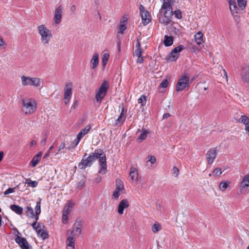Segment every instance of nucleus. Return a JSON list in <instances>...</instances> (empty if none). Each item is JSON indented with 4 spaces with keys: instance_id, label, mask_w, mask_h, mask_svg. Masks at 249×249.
<instances>
[{
    "instance_id": "1",
    "label": "nucleus",
    "mask_w": 249,
    "mask_h": 249,
    "mask_svg": "<svg viewBox=\"0 0 249 249\" xmlns=\"http://www.w3.org/2000/svg\"><path fill=\"white\" fill-rule=\"evenodd\" d=\"M90 154L92 156L95 160L98 159L99 166L100 167L98 173L105 175L107 172V163L106 154L101 149H96Z\"/></svg>"
},
{
    "instance_id": "2",
    "label": "nucleus",
    "mask_w": 249,
    "mask_h": 249,
    "mask_svg": "<svg viewBox=\"0 0 249 249\" xmlns=\"http://www.w3.org/2000/svg\"><path fill=\"white\" fill-rule=\"evenodd\" d=\"M23 108L22 111L25 114H31L34 112L36 108V103L33 99H22Z\"/></svg>"
},
{
    "instance_id": "3",
    "label": "nucleus",
    "mask_w": 249,
    "mask_h": 249,
    "mask_svg": "<svg viewBox=\"0 0 249 249\" xmlns=\"http://www.w3.org/2000/svg\"><path fill=\"white\" fill-rule=\"evenodd\" d=\"M38 33L41 36V40L43 44L46 46L49 44V41L52 37L51 31L44 25H40L38 26Z\"/></svg>"
},
{
    "instance_id": "4",
    "label": "nucleus",
    "mask_w": 249,
    "mask_h": 249,
    "mask_svg": "<svg viewBox=\"0 0 249 249\" xmlns=\"http://www.w3.org/2000/svg\"><path fill=\"white\" fill-rule=\"evenodd\" d=\"M109 87V83L107 81H104L99 89L96 91L95 99L97 102L100 104L105 97L106 96Z\"/></svg>"
},
{
    "instance_id": "5",
    "label": "nucleus",
    "mask_w": 249,
    "mask_h": 249,
    "mask_svg": "<svg viewBox=\"0 0 249 249\" xmlns=\"http://www.w3.org/2000/svg\"><path fill=\"white\" fill-rule=\"evenodd\" d=\"M190 86V79L188 74L184 73L178 79L177 84L176 90L179 91L188 89Z\"/></svg>"
},
{
    "instance_id": "6",
    "label": "nucleus",
    "mask_w": 249,
    "mask_h": 249,
    "mask_svg": "<svg viewBox=\"0 0 249 249\" xmlns=\"http://www.w3.org/2000/svg\"><path fill=\"white\" fill-rule=\"evenodd\" d=\"M21 81L23 86H33L36 88L39 87L42 82V80L39 78L25 76L21 77Z\"/></svg>"
},
{
    "instance_id": "7",
    "label": "nucleus",
    "mask_w": 249,
    "mask_h": 249,
    "mask_svg": "<svg viewBox=\"0 0 249 249\" xmlns=\"http://www.w3.org/2000/svg\"><path fill=\"white\" fill-rule=\"evenodd\" d=\"M87 154L83 156L82 160L79 163L78 166L80 169H85L87 167H90L95 161L92 156L90 154L88 157H86Z\"/></svg>"
},
{
    "instance_id": "8",
    "label": "nucleus",
    "mask_w": 249,
    "mask_h": 249,
    "mask_svg": "<svg viewBox=\"0 0 249 249\" xmlns=\"http://www.w3.org/2000/svg\"><path fill=\"white\" fill-rule=\"evenodd\" d=\"M83 226L82 220L79 218H77L74 224L73 225L72 231L68 230L67 231V234H74L73 232H76V236H79L81 233V229Z\"/></svg>"
},
{
    "instance_id": "9",
    "label": "nucleus",
    "mask_w": 249,
    "mask_h": 249,
    "mask_svg": "<svg viewBox=\"0 0 249 249\" xmlns=\"http://www.w3.org/2000/svg\"><path fill=\"white\" fill-rule=\"evenodd\" d=\"M239 189L242 194H245L248 190H249V174L243 177Z\"/></svg>"
},
{
    "instance_id": "10",
    "label": "nucleus",
    "mask_w": 249,
    "mask_h": 249,
    "mask_svg": "<svg viewBox=\"0 0 249 249\" xmlns=\"http://www.w3.org/2000/svg\"><path fill=\"white\" fill-rule=\"evenodd\" d=\"M16 242L18 244L21 249H32V247L29 244L26 238L18 235L15 238Z\"/></svg>"
},
{
    "instance_id": "11",
    "label": "nucleus",
    "mask_w": 249,
    "mask_h": 249,
    "mask_svg": "<svg viewBox=\"0 0 249 249\" xmlns=\"http://www.w3.org/2000/svg\"><path fill=\"white\" fill-rule=\"evenodd\" d=\"M216 147L210 149L206 154V158L209 164H212L216 156Z\"/></svg>"
},
{
    "instance_id": "12",
    "label": "nucleus",
    "mask_w": 249,
    "mask_h": 249,
    "mask_svg": "<svg viewBox=\"0 0 249 249\" xmlns=\"http://www.w3.org/2000/svg\"><path fill=\"white\" fill-rule=\"evenodd\" d=\"M63 7L59 5L55 10L54 16V21L55 24H59L61 22L62 16Z\"/></svg>"
},
{
    "instance_id": "13",
    "label": "nucleus",
    "mask_w": 249,
    "mask_h": 249,
    "mask_svg": "<svg viewBox=\"0 0 249 249\" xmlns=\"http://www.w3.org/2000/svg\"><path fill=\"white\" fill-rule=\"evenodd\" d=\"M91 126L89 124L87 125L79 132L76 138V144H78L81 139L86 135L90 130Z\"/></svg>"
},
{
    "instance_id": "14",
    "label": "nucleus",
    "mask_w": 249,
    "mask_h": 249,
    "mask_svg": "<svg viewBox=\"0 0 249 249\" xmlns=\"http://www.w3.org/2000/svg\"><path fill=\"white\" fill-rule=\"evenodd\" d=\"M242 80L244 83H249V67L245 66L242 68L241 73Z\"/></svg>"
},
{
    "instance_id": "15",
    "label": "nucleus",
    "mask_w": 249,
    "mask_h": 249,
    "mask_svg": "<svg viewBox=\"0 0 249 249\" xmlns=\"http://www.w3.org/2000/svg\"><path fill=\"white\" fill-rule=\"evenodd\" d=\"M129 207V203L127 199H124L122 200L118 205V213L120 214H122L124 213V209Z\"/></svg>"
},
{
    "instance_id": "16",
    "label": "nucleus",
    "mask_w": 249,
    "mask_h": 249,
    "mask_svg": "<svg viewBox=\"0 0 249 249\" xmlns=\"http://www.w3.org/2000/svg\"><path fill=\"white\" fill-rule=\"evenodd\" d=\"M72 87L71 83H68L66 84L64 89V98H71L72 95Z\"/></svg>"
},
{
    "instance_id": "17",
    "label": "nucleus",
    "mask_w": 249,
    "mask_h": 249,
    "mask_svg": "<svg viewBox=\"0 0 249 249\" xmlns=\"http://www.w3.org/2000/svg\"><path fill=\"white\" fill-rule=\"evenodd\" d=\"M42 156V152H38L36 155L34 156L32 159L31 161H30V164L31 165L34 167L36 166V165L37 164V163L40 161L41 158Z\"/></svg>"
},
{
    "instance_id": "18",
    "label": "nucleus",
    "mask_w": 249,
    "mask_h": 249,
    "mask_svg": "<svg viewBox=\"0 0 249 249\" xmlns=\"http://www.w3.org/2000/svg\"><path fill=\"white\" fill-rule=\"evenodd\" d=\"M141 131V134L137 139V141L139 142H141L145 140L147 138V134L149 133V131L143 127L142 128Z\"/></svg>"
},
{
    "instance_id": "19",
    "label": "nucleus",
    "mask_w": 249,
    "mask_h": 249,
    "mask_svg": "<svg viewBox=\"0 0 249 249\" xmlns=\"http://www.w3.org/2000/svg\"><path fill=\"white\" fill-rule=\"evenodd\" d=\"M143 23L144 25H147L150 21V19L148 18L149 16V12L147 11H143L140 13Z\"/></svg>"
},
{
    "instance_id": "20",
    "label": "nucleus",
    "mask_w": 249,
    "mask_h": 249,
    "mask_svg": "<svg viewBox=\"0 0 249 249\" xmlns=\"http://www.w3.org/2000/svg\"><path fill=\"white\" fill-rule=\"evenodd\" d=\"M75 203L74 202H72L71 200H69L67 201V203L64 206V208L63 209V212L65 213H70L71 209L74 206Z\"/></svg>"
},
{
    "instance_id": "21",
    "label": "nucleus",
    "mask_w": 249,
    "mask_h": 249,
    "mask_svg": "<svg viewBox=\"0 0 249 249\" xmlns=\"http://www.w3.org/2000/svg\"><path fill=\"white\" fill-rule=\"evenodd\" d=\"M172 0H163L160 10L163 11V10H167L171 11L172 10V6L171 4Z\"/></svg>"
},
{
    "instance_id": "22",
    "label": "nucleus",
    "mask_w": 249,
    "mask_h": 249,
    "mask_svg": "<svg viewBox=\"0 0 249 249\" xmlns=\"http://www.w3.org/2000/svg\"><path fill=\"white\" fill-rule=\"evenodd\" d=\"M92 69H95L99 64V55L98 53H94L90 61Z\"/></svg>"
},
{
    "instance_id": "23",
    "label": "nucleus",
    "mask_w": 249,
    "mask_h": 249,
    "mask_svg": "<svg viewBox=\"0 0 249 249\" xmlns=\"http://www.w3.org/2000/svg\"><path fill=\"white\" fill-rule=\"evenodd\" d=\"M10 208L12 211L18 214H21L23 213V208L19 205L12 204L10 205Z\"/></svg>"
},
{
    "instance_id": "24",
    "label": "nucleus",
    "mask_w": 249,
    "mask_h": 249,
    "mask_svg": "<svg viewBox=\"0 0 249 249\" xmlns=\"http://www.w3.org/2000/svg\"><path fill=\"white\" fill-rule=\"evenodd\" d=\"M115 189L120 191L121 193H124L125 190L123 182L120 179H117L116 180V185Z\"/></svg>"
},
{
    "instance_id": "25",
    "label": "nucleus",
    "mask_w": 249,
    "mask_h": 249,
    "mask_svg": "<svg viewBox=\"0 0 249 249\" xmlns=\"http://www.w3.org/2000/svg\"><path fill=\"white\" fill-rule=\"evenodd\" d=\"M174 41V38L171 36H168L165 35L164 36L163 44L166 47H169L171 46Z\"/></svg>"
},
{
    "instance_id": "26",
    "label": "nucleus",
    "mask_w": 249,
    "mask_h": 249,
    "mask_svg": "<svg viewBox=\"0 0 249 249\" xmlns=\"http://www.w3.org/2000/svg\"><path fill=\"white\" fill-rule=\"evenodd\" d=\"M129 176L130 177L132 181H136L137 182L138 181V171L135 168H131V171L129 173Z\"/></svg>"
},
{
    "instance_id": "27",
    "label": "nucleus",
    "mask_w": 249,
    "mask_h": 249,
    "mask_svg": "<svg viewBox=\"0 0 249 249\" xmlns=\"http://www.w3.org/2000/svg\"><path fill=\"white\" fill-rule=\"evenodd\" d=\"M75 239L74 237V234H71V235L68 236L67 239V245L74 249L75 245Z\"/></svg>"
},
{
    "instance_id": "28",
    "label": "nucleus",
    "mask_w": 249,
    "mask_h": 249,
    "mask_svg": "<svg viewBox=\"0 0 249 249\" xmlns=\"http://www.w3.org/2000/svg\"><path fill=\"white\" fill-rule=\"evenodd\" d=\"M37 234L38 236L41 237L43 240L47 239L49 237V234L46 230H41V229H39L37 231Z\"/></svg>"
},
{
    "instance_id": "29",
    "label": "nucleus",
    "mask_w": 249,
    "mask_h": 249,
    "mask_svg": "<svg viewBox=\"0 0 249 249\" xmlns=\"http://www.w3.org/2000/svg\"><path fill=\"white\" fill-rule=\"evenodd\" d=\"M179 54L175 51L172 50L170 54L168 56L167 60H170V61H176L177 59L178 58Z\"/></svg>"
},
{
    "instance_id": "30",
    "label": "nucleus",
    "mask_w": 249,
    "mask_h": 249,
    "mask_svg": "<svg viewBox=\"0 0 249 249\" xmlns=\"http://www.w3.org/2000/svg\"><path fill=\"white\" fill-rule=\"evenodd\" d=\"M203 35L201 32H198L195 36L196 41L198 45H200L203 42Z\"/></svg>"
},
{
    "instance_id": "31",
    "label": "nucleus",
    "mask_w": 249,
    "mask_h": 249,
    "mask_svg": "<svg viewBox=\"0 0 249 249\" xmlns=\"http://www.w3.org/2000/svg\"><path fill=\"white\" fill-rule=\"evenodd\" d=\"M26 215L31 218H33L35 216L33 209L30 206H27L25 208Z\"/></svg>"
},
{
    "instance_id": "32",
    "label": "nucleus",
    "mask_w": 249,
    "mask_h": 249,
    "mask_svg": "<svg viewBox=\"0 0 249 249\" xmlns=\"http://www.w3.org/2000/svg\"><path fill=\"white\" fill-rule=\"evenodd\" d=\"M238 122L243 124L245 126H246L247 125L249 124V118L245 115H242L238 120Z\"/></svg>"
},
{
    "instance_id": "33",
    "label": "nucleus",
    "mask_w": 249,
    "mask_h": 249,
    "mask_svg": "<svg viewBox=\"0 0 249 249\" xmlns=\"http://www.w3.org/2000/svg\"><path fill=\"white\" fill-rule=\"evenodd\" d=\"M109 54L108 53H105L103 54L102 59V63L103 64V68H105L106 66L107 65L108 60L109 58Z\"/></svg>"
},
{
    "instance_id": "34",
    "label": "nucleus",
    "mask_w": 249,
    "mask_h": 249,
    "mask_svg": "<svg viewBox=\"0 0 249 249\" xmlns=\"http://www.w3.org/2000/svg\"><path fill=\"white\" fill-rule=\"evenodd\" d=\"M230 182L223 180L220 183L219 187L222 191H224L229 186Z\"/></svg>"
},
{
    "instance_id": "35",
    "label": "nucleus",
    "mask_w": 249,
    "mask_h": 249,
    "mask_svg": "<svg viewBox=\"0 0 249 249\" xmlns=\"http://www.w3.org/2000/svg\"><path fill=\"white\" fill-rule=\"evenodd\" d=\"M41 199L39 198L35 207V213L37 214H40L41 213Z\"/></svg>"
},
{
    "instance_id": "36",
    "label": "nucleus",
    "mask_w": 249,
    "mask_h": 249,
    "mask_svg": "<svg viewBox=\"0 0 249 249\" xmlns=\"http://www.w3.org/2000/svg\"><path fill=\"white\" fill-rule=\"evenodd\" d=\"M239 7L241 10H244L247 5V0H237Z\"/></svg>"
},
{
    "instance_id": "37",
    "label": "nucleus",
    "mask_w": 249,
    "mask_h": 249,
    "mask_svg": "<svg viewBox=\"0 0 249 249\" xmlns=\"http://www.w3.org/2000/svg\"><path fill=\"white\" fill-rule=\"evenodd\" d=\"M163 12L164 18H168L172 19L173 12L172 10L171 11H168L167 10H163V11H161Z\"/></svg>"
},
{
    "instance_id": "38",
    "label": "nucleus",
    "mask_w": 249,
    "mask_h": 249,
    "mask_svg": "<svg viewBox=\"0 0 249 249\" xmlns=\"http://www.w3.org/2000/svg\"><path fill=\"white\" fill-rule=\"evenodd\" d=\"M138 102L139 104H140L142 106H145L146 102V97L144 95H141L138 99Z\"/></svg>"
},
{
    "instance_id": "39",
    "label": "nucleus",
    "mask_w": 249,
    "mask_h": 249,
    "mask_svg": "<svg viewBox=\"0 0 249 249\" xmlns=\"http://www.w3.org/2000/svg\"><path fill=\"white\" fill-rule=\"evenodd\" d=\"M161 229V226L158 223H155L152 228V230L153 232L156 233Z\"/></svg>"
},
{
    "instance_id": "40",
    "label": "nucleus",
    "mask_w": 249,
    "mask_h": 249,
    "mask_svg": "<svg viewBox=\"0 0 249 249\" xmlns=\"http://www.w3.org/2000/svg\"><path fill=\"white\" fill-rule=\"evenodd\" d=\"M230 9L232 15L237 14L238 13V11L239 10V8L237 6L236 4L231 6L230 7Z\"/></svg>"
},
{
    "instance_id": "41",
    "label": "nucleus",
    "mask_w": 249,
    "mask_h": 249,
    "mask_svg": "<svg viewBox=\"0 0 249 249\" xmlns=\"http://www.w3.org/2000/svg\"><path fill=\"white\" fill-rule=\"evenodd\" d=\"M169 82L167 79H163L161 82L160 83L159 88L160 89L161 88L165 89L168 85Z\"/></svg>"
},
{
    "instance_id": "42",
    "label": "nucleus",
    "mask_w": 249,
    "mask_h": 249,
    "mask_svg": "<svg viewBox=\"0 0 249 249\" xmlns=\"http://www.w3.org/2000/svg\"><path fill=\"white\" fill-rule=\"evenodd\" d=\"M70 213H65L63 212L62 213V221L63 223L66 224L68 222V215Z\"/></svg>"
},
{
    "instance_id": "43",
    "label": "nucleus",
    "mask_w": 249,
    "mask_h": 249,
    "mask_svg": "<svg viewBox=\"0 0 249 249\" xmlns=\"http://www.w3.org/2000/svg\"><path fill=\"white\" fill-rule=\"evenodd\" d=\"M125 118H124L122 116H119L118 118L115 121V125H117L118 124H123V123L125 121Z\"/></svg>"
},
{
    "instance_id": "44",
    "label": "nucleus",
    "mask_w": 249,
    "mask_h": 249,
    "mask_svg": "<svg viewBox=\"0 0 249 249\" xmlns=\"http://www.w3.org/2000/svg\"><path fill=\"white\" fill-rule=\"evenodd\" d=\"M126 29V25L124 23H121L119 25V33L123 34L124 31Z\"/></svg>"
},
{
    "instance_id": "45",
    "label": "nucleus",
    "mask_w": 249,
    "mask_h": 249,
    "mask_svg": "<svg viewBox=\"0 0 249 249\" xmlns=\"http://www.w3.org/2000/svg\"><path fill=\"white\" fill-rule=\"evenodd\" d=\"M184 49L185 47L183 45H180L174 48L172 50L175 51L176 52L179 54L180 52H181Z\"/></svg>"
},
{
    "instance_id": "46",
    "label": "nucleus",
    "mask_w": 249,
    "mask_h": 249,
    "mask_svg": "<svg viewBox=\"0 0 249 249\" xmlns=\"http://www.w3.org/2000/svg\"><path fill=\"white\" fill-rule=\"evenodd\" d=\"M25 184H27L29 186L35 188L38 185V182L36 181L31 180L30 182H25Z\"/></svg>"
},
{
    "instance_id": "47",
    "label": "nucleus",
    "mask_w": 249,
    "mask_h": 249,
    "mask_svg": "<svg viewBox=\"0 0 249 249\" xmlns=\"http://www.w3.org/2000/svg\"><path fill=\"white\" fill-rule=\"evenodd\" d=\"M174 13L175 16L177 18L179 19L182 18V13L180 10H175L174 11Z\"/></svg>"
},
{
    "instance_id": "48",
    "label": "nucleus",
    "mask_w": 249,
    "mask_h": 249,
    "mask_svg": "<svg viewBox=\"0 0 249 249\" xmlns=\"http://www.w3.org/2000/svg\"><path fill=\"white\" fill-rule=\"evenodd\" d=\"M213 174L215 176H219L222 174L221 168H216L213 171Z\"/></svg>"
},
{
    "instance_id": "49",
    "label": "nucleus",
    "mask_w": 249,
    "mask_h": 249,
    "mask_svg": "<svg viewBox=\"0 0 249 249\" xmlns=\"http://www.w3.org/2000/svg\"><path fill=\"white\" fill-rule=\"evenodd\" d=\"M142 54V49H136L134 53V55L138 57H140Z\"/></svg>"
},
{
    "instance_id": "50",
    "label": "nucleus",
    "mask_w": 249,
    "mask_h": 249,
    "mask_svg": "<svg viewBox=\"0 0 249 249\" xmlns=\"http://www.w3.org/2000/svg\"><path fill=\"white\" fill-rule=\"evenodd\" d=\"M121 195V192L116 189L113 191L112 196L115 199H117Z\"/></svg>"
},
{
    "instance_id": "51",
    "label": "nucleus",
    "mask_w": 249,
    "mask_h": 249,
    "mask_svg": "<svg viewBox=\"0 0 249 249\" xmlns=\"http://www.w3.org/2000/svg\"><path fill=\"white\" fill-rule=\"evenodd\" d=\"M179 169L176 166H174L173 168V175H174L175 177H177L179 174Z\"/></svg>"
},
{
    "instance_id": "52",
    "label": "nucleus",
    "mask_w": 249,
    "mask_h": 249,
    "mask_svg": "<svg viewBox=\"0 0 249 249\" xmlns=\"http://www.w3.org/2000/svg\"><path fill=\"white\" fill-rule=\"evenodd\" d=\"M148 159L147 162H148V161H149L152 164H154L156 161V158L153 156H148Z\"/></svg>"
},
{
    "instance_id": "53",
    "label": "nucleus",
    "mask_w": 249,
    "mask_h": 249,
    "mask_svg": "<svg viewBox=\"0 0 249 249\" xmlns=\"http://www.w3.org/2000/svg\"><path fill=\"white\" fill-rule=\"evenodd\" d=\"M15 188H9L5 192H4V195H7L10 193H12L15 192Z\"/></svg>"
},
{
    "instance_id": "54",
    "label": "nucleus",
    "mask_w": 249,
    "mask_h": 249,
    "mask_svg": "<svg viewBox=\"0 0 249 249\" xmlns=\"http://www.w3.org/2000/svg\"><path fill=\"white\" fill-rule=\"evenodd\" d=\"M171 21V18H163L162 19V22L163 24H164L165 25H167L168 24H169V23Z\"/></svg>"
},
{
    "instance_id": "55",
    "label": "nucleus",
    "mask_w": 249,
    "mask_h": 249,
    "mask_svg": "<svg viewBox=\"0 0 249 249\" xmlns=\"http://www.w3.org/2000/svg\"><path fill=\"white\" fill-rule=\"evenodd\" d=\"M85 184V181L83 180H80L79 181L77 184V188L79 189H81Z\"/></svg>"
},
{
    "instance_id": "56",
    "label": "nucleus",
    "mask_w": 249,
    "mask_h": 249,
    "mask_svg": "<svg viewBox=\"0 0 249 249\" xmlns=\"http://www.w3.org/2000/svg\"><path fill=\"white\" fill-rule=\"evenodd\" d=\"M119 107L122 108H121V112L122 113H124L125 114H126L127 109L124 107V104L123 103H122L121 105H120Z\"/></svg>"
},
{
    "instance_id": "57",
    "label": "nucleus",
    "mask_w": 249,
    "mask_h": 249,
    "mask_svg": "<svg viewBox=\"0 0 249 249\" xmlns=\"http://www.w3.org/2000/svg\"><path fill=\"white\" fill-rule=\"evenodd\" d=\"M4 45L5 42L4 40H3L1 36H0V49L2 48V47H3L2 48H5V47H4Z\"/></svg>"
},
{
    "instance_id": "58",
    "label": "nucleus",
    "mask_w": 249,
    "mask_h": 249,
    "mask_svg": "<svg viewBox=\"0 0 249 249\" xmlns=\"http://www.w3.org/2000/svg\"><path fill=\"white\" fill-rule=\"evenodd\" d=\"M37 228H38V229H41V230H44V229L45 228V227L43 223H37Z\"/></svg>"
},
{
    "instance_id": "59",
    "label": "nucleus",
    "mask_w": 249,
    "mask_h": 249,
    "mask_svg": "<svg viewBox=\"0 0 249 249\" xmlns=\"http://www.w3.org/2000/svg\"><path fill=\"white\" fill-rule=\"evenodd\" d=\"M36 224H37V222L36 221H35L34 222H33L32 224L31 225H32L33 228L34 229H35L36 231L37 232V230H38L39 229H38L37 225H36Z\"/></svg>"
},
{
    "instance_id": "60",
    "label": "nucleus",
    "mask_w": 249,
    "mask_h": 249,
    "mask_svg": "<svg viewBox=\"0 0 249 249\" xmlns=\"http://www.w3.org/2000/svg\"><path fill=\"white\" fill-rule=\"evenodd\" d=\"M144 61L143 57L141 55L140 57H138L137 60V63H143Z\"/></svg>"
},
{
    "instance_id": "61",
    "label": "nucleus",
    "mask_w": 249,
    "mask_h": 249,
    "mask_svg": "<svg viewBox=\"0 0 249 249\" xmlns=\"http://www.w3.org/2000/svg\"><path fill=\"white\" fill-rule=\"evenodd\" d=\"M136 49H142L141 47V43L138 39H137V43L136 45Z\"/></svg>"
},
{
    "instance_id": "62",
    "label": "nucleus",
    "mask_w": 249,
    "mask_h": 249,
    "mask_svg": "<svg viewBox=\"0 0 249 249\" xmlns=\"http://www.w3.org/2000/svg\"><path fill=\"white\" fill-rule=\"evenodd\" d=\"M71 13H74L75 11H76V7L74 5H72L71 7Z\"/></svg>"
},
{
    "instance_id": "63",
    "label": "nucleus",
    "mask_w": 249,
    "mask_h": 249,
    "mask_svg": "<svg viewBox=\"0 0 249 249\" xmlns=\"http://www.w3.org/2000/svg\"><path fill=\"white\" fill-rule=\"evenodd\" d=\"M234 18L235 19V20L238 23L240 21V17L238 15H234Z\"/></svg>"
},
{
    "instance_id": "64",
    "label": "nucleus",
    "mask_w": 249,
    "mask_h": 249,
    "mask_svg": "<svg viewBox=\"0 0 249 249\" xmlns=\"http://www.w3.org/2000/svg\"><path fill=\"white\" fill-rule=\"evenodd\" d=\"M229 3L230 4V7L236 4L235 0H229Z\"/></svg>"
}]
</instances>
